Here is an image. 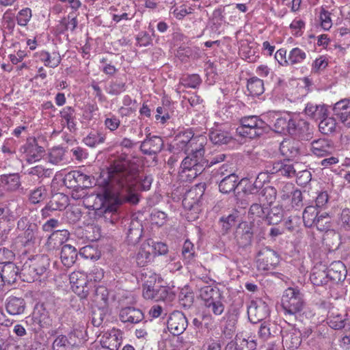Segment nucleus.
Returning <instances> with one entry per match:
<instances>
[{
	"label": "nucleus",
	"mask_w": 350,
	"mask_h": 350,
	"mask_svg": "<svg viewBox=\"0 0 350 350\" xmlns=\"http://www.w3.org/2000/svg\"><path fill=\"white\" fill-rule=\"evenodd\" d=\"M122 343V332L113 328L102 336L100 344L103 348L109 350H118Z\"/></svg>",
	"instance_id": "nucleus-14"
},
{
	"label": "nucleus",
	"mask_w": 350,
	"mask_h": 350,
	"mask_svg": "<svg viewBox=\"0 0 350 350\" xmlns=\"http://www.w3.org/2000/svg\"><path fill=\"white\" fill-rule=\"evenodd\" d=\"M27 151L28 153L27 160L29 163H32L40 159L44 152V149L43 147L38 146L36 140L33 139L32 142L29 143Z\"/></svg>",
	"instance_id": "nucleus-38"
},
{
	"label": "nucleus",
	"mask_w": 350,
	"mask_h": 350,
	"mask_svg": "<svg viewBox=\"0 0 350 350\" xmlns=\"http://www.w3.org/2000/svg\"><path fill=\"white\" fill-rule=\"evenodd\" d=\"M105 135L96 131L90 132L87 137L83 139V142L90 147H95L104 143Z\"/></svg>",
	"instance_id": "nucleus-47"
},
{
	"label": "nucleus",
	"mask_w": 350,
	"mask_h": 350,
	"mask_svg": "<svg viewBox=\"0 0 350 350\" xmlns=\"http://www.w3.org/2000/svg\"><path fill=\"white\" fill-rule=\"evenodd\" d=\"M182 254L187 262H189L193 260L195 254L194 245L190 241L186 240L185 241L183 246Z\"/></svg>",
	"instance_id": "nucleus-61"
},
{
	"label": "nucleus",
	"mask_w": 350,
	"mask_h": 350,
	"mask_svg": "<svg viewBox=\"0 0 350 350\" xmlns=\"http://www.w3.org/2000/svg\"><path fill=\"white\" fill-rule=\"evenodd\" d=\"M209 138L214 144H227L232 140L231 134L226 131L215 129L210 132Z\"/></svg>",
	"instance_id": "nucleus-32"
},
{
	"label": "nucleus",
	"mask_w": 350,
	"mask_h": 350,
	"mask_svg": "<svg viewBox=\"0 0 350 350\" xmlns=\"http://www.w3.org/2000/svg\"><path fill=\"white\" fill-rule=\"evenodd\" d=\"M191 131H186L183 133H180L176 137V143L173 146V148L178 151L183 152L189 145L191 140L194 137Z\"/></svg>",
	"instance_id": "nucleus-35"
},
{
	"label": "nucleus",
	"mask_w": 350,
	"mask_h": 350,
	"mask_svg": "<svg viewBox=\"0 0 350 350\" xmlns=\"http://www.w3.org/2000/svg\"><path fill=\"white\" fill-rule=\"evenodd\" d=\"M163 148V141L161 137L157 135H150V133L146 135V139L141 143L140 150L147 155L157 154L160 152Z\"/></svg>",
	"instance_id": "nucleus-12"
},
{
	"label": "nucleus",
	"mask_w": 350,
	"mask_h": 350,
	"mask_svg": "<svg viewBox=\"0 0 350 350\" xmlns=\"http://www.w3.org/2000/svg\"><path fill=\"white\" fill-rule=\"evenodd\" d=\"M188 325L185 314L179 311L172 312L167 320V328L174 336H178L184 332Z\"/></svg>",
	"instance_id": "nucleus-11"
},
{
	"label": "nucleus",
	"mask_w": 350,
	"mask_h": 350,
	"mask_svg": "<svg viewBox=\"0 0 350 350\" xmlns=\"http://www.w3.org/2000/svg\"><path fill=\"white\" fill-rule=\"evenodd\" d=\"M306 115L310 118L319 120L327 116V110L325 105L308 103L304 109Z\"/></svg>",
	"instance_id": "nucleus-29"
},
{
	"label": "nucleus",
	"mask_w": 350,
	"mask_h": 350,
	"mask_svg": "<svg viewBox=\"0 0 350 350\" xmlns=\"http://www.w3.org/2000/svg\"><path fill=\"white\" fill-rule=\"evenodd\" d=\"M31 18V10L29 8L21 10L17 14V23L21 26H25Z\"/></svg>",
	"instance_id": "nucleus-63"
},
{
	"label": "nucleus",
	"mask_w": 350,
	"mask_h": 350,
	"mask_svg": "<svg viewBox=\"0 0 350 350\" xmlns=\"http://www.w3.org/2000/svg\"><path fill=\"white\" fill-rule=\"evenodd\" d=\"M292 120L293 119L291 118L287 119L285 117L277 118L273 124V129L275 132L279 133L288 132L289 133Z\"/></svg>",
	"instance_id": "nucleus-51"
},
{
	"label": "nucleus",
	"mask_w": 350,
	"mask_h": 350,
	"mask_svg": "<svg viewBox=\"0 0 350 350\" xmlns=\"http://www.w3.org/2000/svg\"><path fill=\"white\" fill-rule=\"evenodd\" d=\"M16 230L21 232L18 237L25 245H30L36 242L38 226L36 223L31 222L27 216L18 219Z\"/></svg>",
	"instance_id": "nucleus-6"
},
{
	"label": "nucleus",
	"mask_w": 350,
	"mask_h": 350,
	"mask_svg": "<svg viewBox=\"0 0 350 350\" xmlns=\"http://www.w3.org/2000/svg\"><path fill=\"white\" fill-rule=\"evenodd\" d=\"M78 177L79 171H71L65 175L63 179V183L64 185L68 188H78Z\"/></svg>",
	"instance_id": "nucleus-58"
},
{
	"label": "nucleus",
	"mask_w": 350,
	"mask_h": 350,
	"mask_svg": "<svg viewBox=\"0 0 350 350\" xmlns=\"http://www.w3.org/2000/svg\"><path fill=\"white\" fill-rule=\"evenodd\" d=\"M263 203H254L251 205L249 210V215L255 217H265L266 215L267 207H265Z\"/></svg>",
	"instance_id": "nucleus-60"
},
{
	"label": "nucleus",
	"mask_w": 350,
	"mask_h": 350,
	"mask_svg": "<svg viewBox=\"0 0 350 350\" xmlns=\"http://www.w3.org/2000/svg\"><path fill=\"white\" fill-rule=\"evenodd\" d=\"M126 90V83L121 81H111L106 88L108 94L111 95H118Z\"/></svg>",
	"instance_id": "nucleus-59"
},
{
	"label": "nucleus",
	"mask_w": 350,
	"mask_h": 350,
	"mask_svg": "<svg viewBox=\"0 0 350 350\" xmlns=\"http://www.w3.org/2000/svg\"><path fill=\"white\" fill-rule=\"evenodd\" d=\"M241 350H255L256 348V342L254 339L251 337H245L242 333L236 335Z\"/></svg>",
	"instance_id": "nucleus-48"
},
{
	"label": "nucleus",
	"mask_w": 350,
	"mask_h": 350,
	"mask_svg": "<svg viewBox=\"0 0 350 350\" xmlns=\"http://www.w3.org/2000/svg\"><path fill=\"white\" fill-rule=\"evenodd\" d=\"M87 282L83 275H81V280L76 282V284H72V291L82 298H85L88 295V288L86 285Z\"/></svg>",
	"instance_id": "nucleus-56"
},
{
	"label": "nucleus",
	"mask_w": 350,
	"mask_h": 350,
	"mask_svg": "<svg viewBox=\"0 0 350 350\" xmlns=\"http://www.w3.org/2000/svg\"><path fill=\"white\" fill-rule=\"evenodd\" d=\"M282 162L283 166L281 167L280 176H286L288 178H292L296 176V170L293 164L286 161Z\"/></svg>",
	"instance_id": "nucleus-64"
},
{
	"label": "nucleus",
	"mask_w": 350,
	"mask_h": 350,
	"mask_svg": "<svg viewBox=\"0 0 350 350\" xmlns=\"http://www.w3.org/2000/svg\"><path fill=\"white\" fill-rule=\"evenodd\" d=\"M306 58V53L299 48L293 49L288 53V64H301Z\"/></svg>",
	"instance_id": "nucleus-53"
},
{
	"label": "nucleus",
	"mask_w": 350,
	"mask_h": 350,
	"mask_svg": "<svg viewBox=\"0 0 350 350\" xmlns=\"http://www.w3.org/2000/svg\"><path fill=\"white\" fill-rule=\"evenodd\" d=\"M320 214L317 208L313 206H307L303 213V221L306 227L314 226L315 221Z\"/></svg>",
	"instance_id": "nucleus-39"
},
{
	"label": "nucleus",
	"mask_w": 350,
	"mask_h": 350,
	"mask_svg": "<svg viewBox=\"0 0 350 350\" xmlns=\"http://www.w3.org/2000/svg\"><path fill=\"white\" fill-rule=\"evenodd\" d=\"M206 142V138L204 135L195 136L183 151L187 156L181 163V172H189L187 176L189 178H196L204 170L206 161L204 158V146Z\"/></svg>",
	"instance_id": "nucleus-2"
},
{
	"label": "nucleus",
	"mask_w": 350,
	"mask_h": 350,
	"mask_svg": "<svg viewBox=\"0 0 350 350\" xmlns=\"http://www.w3.org/2000/svg\"><path fill=\"white\" fill-rule=\"evenodd\" d=\"M75 344V336L60 335L53 341V350H73Z\"/></svg>",
	"instance_id": "nucleus-31"
},
{
	"label": "nucleus",
	"mask_w": 350,
	"mask_h": 350,
	"mask_svg": "<svg viewBox=\"0 0 350 350\" xmlns=\"http://www.w3.org/2000/svg\"><path fill=\"white\" fill-rule=\"evenodd\" d=\"M239 217L237 211H234L228 216H223L219 219V224L221 226V230L224 234H226L230 228L236 224Z\"/></svg>",
	"instance_id": "nucleus-45"
},
{
	"label": "nucleus",
	"mask_w": 350,
	"mask_h": 350,
	"mask_svg": "<svg viewBox=\"0 0 350 350\" xmlns=\"http://www.w3.org/2000/svg\"><path fill=\"white\" fill-rule=\"evenodd\" d=\"M247 88L252 96H260L265 90L263 81L257 77H252L248 80Z\"/></svg>",
	"instance_id": "nucleus-42"
},
{
	"label": "nucleus",
	"mask_w": 350,
	"mask_h": 350,
	"mask_svg": "<svg viewBox=\"0 0 350 350\" xmlns=\"http://www.w3.org/2000/svg\"><path fill=\"white\" fill-rule=\"evenodd\" d=\"M68 204V198L62 193H57L53 197L46 206L41 210L42 217L46 219L51 215V213L66 208Z\"/></svg>",
	"instance_id": "nucleus-15"
},
{
	"label": "nucleus",
	"mask_w": 350,
	"mask_h": 350,
	"mask_svg": "<svg viewBox=\"0 0 350 350\" xmlns=\"http://www.w3.org/2000/svg\"><path fill=\"white\" fill-rule=\"evenodd\" d=\"M135 177L128 172H109L103 194L98 195L100 206L97 214L105 222L114 224L118 219V209L124 202L137 204L138 196L135 191Z\"/></svg>",
	"instance_id": "nucleus-1"
},
{
	"label": "nucleus",
	"mask_w": 350,
	"mask_h": 350,
	"mask_svg": "<svg viewBox=\"0 0 350 350\" xmlns=\"http://www.w3.org/2000/svg\"><path fill=\"white\" fill-rule=\"evenodd\" d=\"M346 316L347 314L342 315L338 313L332 312L329 317L328 324L329 325L334 329H340L345 327V321H346Z\"/></svg>",
	"instance_id": "nucleus-49"
},
{
	"label": "nucleus",
	"mask_w": 350,
	"mask_h": 350,
	"mask_svg": "<svg viewBox=\"0 0 350 350\" xmlns=\"http://www.w3.org/2000/svg\"><path fill=\"white\" fill-rule=\"evenodd\" d=\"M311 152L317 157H325L331 154L334 150L333 142L326 138L313 140L310 144Z\"/></svg>",
	"instance_id": "nucleus-13"
},
{
	"label": "nucleus",
	"mask_w": 350,
	"mask_h": 350,
	"mask_svg": "<svg viewBox=\"0 0 350 350\" xmlns=\"http://www.w3.org/2000/svg\"><path fill=\"white\" fill-rule=\"evenodd\" d=\"M326 271L329 280L334 282L338 283L343 281L346 278V267L341 261L332 262Z\"/></svg>",
	"instance_id": "nucleus-18"
},
{
	"label": "nucleus",
	"mask_w": 350,
	"mask_h": 350,
	"mask_svg": "<svg viewBox=\"0 0 350 350\" xmlns=\"http://www.w3.org/2000/svg\"><path fill=\"white\" fill-rule=\"evenodd\" d=\"M25 301L23 299L11 297L6 304V310L12 315H18L23 313L25 309Z\"/></svg>",
	"instance_id": "nucleus-28"
},
{
	"label": "nucleus",
	"mask_w": 350,
	"mask_h": 350,
	"mask_svg": "<svg viewBox=\"0 0 350 350\" xmlns=\"http://www.w3.org/2000/svg\"><path fill=\"white\" fill-rule=\"evenodd\" d=\"M310 279L312 283L315 286L325 285L329 281V279L327 275V271H313Z\"/></svg>",
	"instance_id": "nucleus-50"
},
{
	"label": "nucleus",
	"mask_w": 350,
	"mask_h": 350,
	"mask_svg": "<svg viewBox=\"0 0 350 350\" xmlns=\"http://www.w3.org/2000/svg\"><path fill=\"white\" fill-rule=\"evenodd\" d=\"M241 126L237 132L242 136L253 139L267 133L269 127L267 123L257 116L243 117L240 120Z\"/></svg>",
	"instance_id": "nucleus-5"
},
{
	"label": "nucleus",
	"mask_w": 350,
	"mask_h": 350,
	"mask_svg": "<svg viewBox=\"0 0 350 350\" xmlns=\"http://www.w3.org/2000/svg\"><path fill=\"white\" fill-rule=\"evenodd\" d=\"M47 193L44 187H39L31 191L29 200L32 204H38L43 201L46 197Z\"/></svg>",
	"instance_id": "nucleus-55"
},
{
	"label": "nucleus",
	"mask_w": 350,
	"mask_h": 350,
	"mask_svg": "<svg viewBox=\"0 0 350 350\" xmlns=\"http://www.w3.org/2000/svg\"><path fill=\"white\" fill-rule=\"evenodd\" d=\"M19 268L14 263L4 265L1 269L4 282L9 286L15 283L19 277Z\"/></svg>",
	"instance_id": "nucleus-25"
},
{
	"label": "nucleus",
	"mask_w": 350,
	"mask_h": 350,
	"mask_svg": "<svg viewBox=\"0 0 350 350\" xmlns=\"http://www.w3.org/2000/svg\"><path fill=\"white\" fill-rule=\"evenodd\" d=\"M239 184V177L234 173H230L220 180L219 189L223 193H229L234 191Z\"/></svg>",
	"instance_id": "nucleus-24"
},
{
	"label": "nucleus",
	"mask_w": 350,
	"mask_h": 350,
	"mask_svg": "<svg viewBox=\"0 0 350 350\" xmlns=\"http://www.w3.org/2000/svg\"><path fill=\"white\" fill-rule=\"evenodd\" d=\"M143 228L142 223L136 219H133L130 223L127 240L130 244L137 243L142 236Z\"/></svg>",
	"instance_id": "nucleus-26"
},
{
	"label": "nucleus",
	"mask_w": 350,
	"mask_h": 350,
	"mask_svg": "<svg viewBox=\"0 0 350 350\" xmlns=\"http://www.w3.org/2000/svg\"><path fill=\"white\" fill-rule=\"evenodd\" d=\"M336 127V122L334 118L325 116L319 124V129L321 133L329 135L334 132Z\"/></svg>",
	"instance_id": "nucleus-46"
},
{
	"label": "nucleus",
	"mask_w": 350,
	"mask_h": 350,
	"mask_svg": "<svg viewBox=\"0 0 350 350\" xmlns=\"http://www.w3.org/2000/svg\"><path fill=\"white\" fill-rule=\"evenodd\" d=\"M265 217L269 225H276L282 219L283 210L282 207L273 206L269 212H266Z\"/></svg>",
	"instance_id": "nucleus-44"
},
{
	"label": "nucleus",
	"mask_w": 350,
	"mask_h": 350,
	"mask_svg": "<svg viewBox=\"0 0 350 350\" xmlns=\"http://www.w3.org/2000/svg\"><path fill=\"white\" fill-rule=\"evenodd\" d=\"M167 294V289L160 286H143V296L147 299L159 301L163 299Z\"/></svg>",
	"instance_id": "nucleus-23"
},
{
	"label": "nucleus",
	"mask_w": 350,
	"mask_h": 350,
	"mask_svg": "<svg viewBox=\"0 0 350 350\" xmlns=\"http://www.w3.org/2000/svg\"><path fill=\"white\" fill-rule=\"evenodd\" d=\"M28 174L30 175L37 176L39 178L50 177L53 172L49 168H44L42 165H37L30 168L28 170Z\"/></svg>",
	"instance_id": "nucleus-62"
},
{
	"label": "nucleus",
	"mask_w": 350,
	"mask_h": 350,
	"mask_svg": "<svg viewBox=\"0 0 350 350\" xmlns=\"http://www.w3.org/2000/svg\"><path fill=\"white\" fill-rule=\"evenodd\" d=\"M199 296L209 312L216 316H219L224 312L225 298L217 287L212 286L201 287Z\"/></svg>",
	"instance_id": "nucleus-4"
},
{
	"label": "nucleus",
	"mask_w": 350,
	"mask_h": 350,
	"mask_svg": "<svg viewBox=\"0 0 350 350\" xmlns=\"http://www.w3.org/2000/svg\"><path fill=\"white\" fill-rule=\"evenodd\" d=\"M20 186L19 176L16 174L3 175L0 176V187H5L7 190L15 191Z\"/></svg>",
	"instance_id": "nucleus-34"
},
{
	"label": "nucleus",
	"mask_w": 350,
	"mask_h": 350,
	"mask_svg": "<svg viewBox=\"0 0 350 350\" xmlns=\"http://www.w3.org/2000/svg\"><path fill=\"white\" fill-rule=\"evenodd\" d=\"M254 235L253 225L247 221L241 222L234 232V239L239 247H246L251 245Z\"/></svg>",
	"instance_id": "nucleus-9"
},
{
	"label": "nucleus",
	"mask_w": 350,
	"mask_h": 350,
	"mask_svg": "<svg viewBox=\"0 0 350 350\" xmlns=\"http://www.w3.org/2000/svg\"><path fill=\"white\" fill-rule=\"evenodd\" d=\"M301 332L293 328L283 336V341L288 349H297L301 344Z\"/></svg>",
	"instance_id": "nucleus-33"
},
{
	"label": "nucleus",
	"mask_w": 350,
	"mask_h": 350,
	"mask_svg": "<svg viewBox=\"0 0 350 350\" xmlns=\"http://www.w3.org/2000/svg\"><path fill=\"white\" fill-rule=\"evenodd\" d=\"M153 248L148 243L142 244L136 256V262L139 267H144L152 259Z\"/></svg>",
	"instance_id": "nucleus-27"
},
{
	"label": "nucleus",
	"mask_w": 350,
	"mask_h": 350,
	"mask_svg": "<svg viewBox=\"0 0 350 350\" xmlns=\"http://www.w3.org/2000/svg\"><path fill=\"white\" fill-rule=\"evenodd\" d=\"M280 151L288 160L293 159L299 154V143L293 139H286L280 143Z\"/></svg>",
	"instance_id": "nucleus-19"
},
{
	"label": "nucleus",
	"mask_w": 350,
	"mask_h": 350,
	"mask_svg": "<svg viewBox=\"0 0 350 350\" xmlns=\"http://www.w3.org/2000/svg\"><path fill=\"white\" fill-rule=\"evenodd\" d=\"M129 172L130 174H133L134 176V177H135L134 180H135V188L136 193L137 194L138 196H139V194H138L137 191H138V189L139 188H141V189H142L144 191H147V190H149L150 187H151L152 182V178L150 176H144V178L141 180L140 184L137 185V176L135 174V173L129 170L126 168L122 167L119 166V165H116V166H114V167H111V169L110 170V171L109 172ZM138 198L139 199V197H138Z\"/></svg>",
	"instance_id": "nucleus-22"
},
{
	"label": "nucleus",
	"mask_w": 350,
	"mask_h": 350,
	"mask_svg": "<svg viewBox=\"0 0 350 350\" xmlns=\"http://www.w3.org/2000/svg\"><path fill=\"white\" fill-rule=\"evenodd\" d=\"M61 117L66 121L68 129L72 131L76 129L75 110L73 107L66 106L60 111Z\"/></svg>",
	"instance_id": "nucleus-40"
},
{
	"label": "nucleus",
	"mask_w": 350,
	"mask_h": 350,
	"mask_svg": "<svg viewBox=\"0 0 350 350\" xmlns=\"http://www.w3.org/2000/svg\"><path fill=\"white\" fill-rule=\"evenodd\" d=\"M32 319L34 323L39 325L40 327H49L52 325L53 320L49 312L42 304L37 305L32 314Z\"/></svg>",
	"instance_id": "nucleus-20"
},
{
	"label": "nucleus",
	"mask_w": 350,
	"mask_h": 350,
	"mask_svg": "<svg viewBox=\"0 0 350 350\" xmlns=\"http://www.w3.org/2000/svg\"><path fill=\"white\" fill-rule=\"evenodd\" d=\"M93 301L100 305L104 306L108 301V291L104 286H98L94 291Z\"/></svg>",
	"instance_id": "nucleus-52"
},
{
	"label": "nucleus",
	"mask_w": 350,
	"mask_h": 350,
	"mask_svg": "<svg viewBox=\"0 0 350 350\" xmlns=\"http://www.w3.org/2000/svg\"><path fill=\"white\" fill-rule=\"evenodd\" d=\"M49 258L44 254L36 255L32 259H30V262L40 276L46 271L49 266Z\"/></svg>",
	"instance_id": "nucleus-36"
},
{
	"label": "nucleus",
	"mask_w": 350,
	"mask_h": 350,
	"mask_svg": "<svg viewBox=\"0 0 350 350\" xmlns=\"http://www.w3.org/2000/svg\"><path fill=\"white\" fill-rule=\"evenodd\" d=\"M276 189L271 186L266 187L258 194V200L260 203L271 205L276 198Z\"/></svg>",
	"instance_id": "nucleus-37"
},
{
	"label": "nucleus",
	"mask_w": 350,
	"mask_h": 350,
	"mask_svg": "<svg viewBox=\"0 0 350 350\" xmlns=\"http://www.w3.org/2000/svg\"><path fill=\"white\" fill-rule=\"evenodd\" d=\"M304 294L297 288L286 289L281 299V306L284 316L291 319H296L305 307Z\"/></svg>",
	"instance_id": "nucleus-3"
},
{
	"label": "nucleus",
	"mask_w": 350,
	"mask_h": 350,
	"mask_svg": "<svg viewBox=\"0 0 350 350\" xmlns=\"http://www.w3.org/2000/svg\"><path fill=\"white\" fill-rule=\"evenodd\" d=\"M69 236L67 230H56L48 237L44 247L48 251L57 250L69 239Z\"/></svg>",
	"instance_id": "nucleus-16"
},
{
	"label": "nucleus",
	"mask_w": 350,
	"mask_h": 350,
	"mask_svg": "<svg viewBox=\"0 0 350 350\" xmlns=\"http://www.w3.org/2000/svg\"><path fill=\"white\" fill-rule=\"evenodd\" d=\"M289 134L301 140L309 141L312 138L313 129L308 122L302 119H293Z\"/></svg>",
	"instance_id": "nucleus-10"
},
{
	"label": "nucleus",
	"mask_w": 350,
	"mask_h": 350,
	"mask_svg": "<svg viewBox=\"0 0 350 350\" xmlns=\"http://www.w3.org/2000/svg\"><path fill=\"white\" fill-rule=\"evenodd\" d=\"M79 254L86 259L98 260L100 257V252L92 245H85L81 248Z\"/></svg>",
	"instance_id": "nucleus-54"
},
{
	"label": "nucleus",
	"mask_w": 350,
	"mask_h": 350,
	"mask_svg": "<svg viewBox=\"0 0 350 350\" xmlns=\"http://www.w3.org/2000/svg\"><path fill=\"white\" fill-rule=\"evenodd\" d=\"M120 319L123 323H137L141 322L144 318L143 312L134 307H125L120 312Z\"/></svg>",
	"instance_id": "nucleus-21"
},
{
	"label": "nucleus",
	"mask_w": 350,
	"mask_h": 350,
	"mask_svg": "<svg viewBox=\"0 0 350 350\" xmlns=\"http://www.w3.org/2000/svg\"><path fill=\"white\" fill-rule=\"evenodd\" d=\"M256 262L259 270H272L280 262L279 256L273 250L268 247H262L257 254Z\"/></svg>",
	"instance_id": "nucleus-7"
},
{
	"label": "nucleus",
	"mask_w": 350,
	"mask_h": 350,
	"mask_svg": "<svg viewBox=\"0 0 350 350\" xmlns=\"http://www.w3.org/2000/svg\"><path fill=\"white\" fill-rule=\"evenodd\" d=\"M329 222L330 217L328 213L323 212L319 215L315 221L314 226L320 231L327 230L330 227Z\"/></svg>",
	"instance_id": "nucleus-57"
},
{
	"label": "nucleus",
	"mask_w": 350,
	"mask_h": 350,
	"mask_svg": "<svg viewBox=\"0 0 350 350\" xmlns=\"http://www.w3.org/2000/svg\"><path fill=\"white\" fill-rule=\"evenodd\" d=\"M60 258L62 263L66 267H70L77 260V250L71 245H64L62 247Z\"/></svg>",
	"instance_id": "nucleus-30"
},
{
	"label": "nucleus",
	"mask_w": 350,
	"mask_h": 350,
	"mask_svg": "<svg viewBox=\"0 0 350 350\" xmlns=\"http://www.w3.org/2000/svg\"><path fill=\"white\" fill-rule=\"evenodd\" d=\"M334 115L346 126L350 127V100L342 99L335 103Z\"/></svg>",
	"instance_id": "nucleus-17"
},
{
	"label": "nucleus",
	"mask_w": 350,
	"mask_h": 350,
	"mask_svg": "<svg viewBox=\"0 0 350 350\" xmlns=\"http://www.w3.org/2000/svg\"><path fill=\"white\" fill-rule=\"evenodd\" d=\"M24 277L23 279L27 282H32L38 280L40 278V275L36 271V268L33 266L31 262H25L22 269L21 273Z\"/></svg>",
	"instance_id": "nucleus-43"
},
{
	"label": "nucleus",
	"mask_w": 350,
	"mask_h": 350,
	"mask_svg": "<svg viewBox=\"0 0 350 350\" xmlns=\"http://www.w3.org/2000/svg\"><path fill=\"white\" fill-rule=\"evenodd\" d=\"M40 59L44 62L46 66L50 68L57 67L61 62V57L57 53L50 54L46 51H42L40 53Z\"/></svg>",
	"instance_id": "nucleus-41"
},
{
	"label": "nucleus",
	"mask_w": 350,
	"mask_h": 350,
	"mask_svg": "<svg viewBox=\"0 0 350 350\" xmlns=\"http://www.w3.org/2000/svg\"><path fill=\"white\" fill-rule=\"evenodd\" d=\"M247 314L252 323H257L269 316V309L267 304L262 299L252 300L247 306Z\"/></svg>",
	"instance_id": "nucleus-8"
}]
</instances>
